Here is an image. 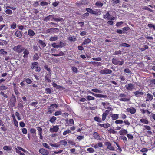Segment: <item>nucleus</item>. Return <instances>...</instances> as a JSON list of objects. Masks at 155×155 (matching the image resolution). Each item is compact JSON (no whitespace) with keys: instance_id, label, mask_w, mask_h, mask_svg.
Listing matches in <instances>:
<instances>
[{"instance_id":"62","label":"nucleus","mask_w":155,"mask_h":155,"mask_svg":"<svg viewBox=\"0 0 155 155\" xmlns=\"http://www.w3.org/2000/svg\"><path fill=\"white\" fill-rule=\"evenodd\" d=\"M17 107L19 109H23L24 106L21 103H19L18 104Z\"/></svg>"},{"instance_id":"57","label":"nucleus","mask_w":155,"mask_h":155,"mask_svg":"<svg viewBox=\"0 0 155 155\" xmlns=\"http://www.w3.org/2000/svg\"><path fill=\"white\" fill-rule=\"evenodd\" d=\"M35 71L36 72H38V73L40 72L41 70V68L40 67H38V66H37L35 68Z\"/></svg>"},{"instance_id":"30","label":"nucleus","mask_w":155,"mask_h":155,"mask_svg":"<svg viewBox=\"0 0 155 155\" xmlns=\"http://www.w3.org/2000/svg\"><path fill=\"white\" fill-rule=\"evenodd\" d=\"M56 120V118L54 116L51 117L50 119L49 120V121L51 123H54L55 120Z\"/></svg>"},{"instance_id":"28","label":"nucleus","mask_w":155,"mask_h":155,"mask_svg":"<svg viewBox=\"0 0 155 155\" xmlns=\"http://www.w3.org/2000/svg\"><path fill=\"white\" fill-rule=\"evenodd\" d=\"M68 39L71 42L72 41L74 42L76 40V38L74 36H73V37L70 36L68 38Z\"/></svg>"},{"instance_id":"45","label":"nucleus","mask_w":155,"mask_h":155,"mask_svg":"<svg viewBox=\"0 0 155 155\" xmlns=\"http://www.w3.org/2000/svg\"><path fill=\"white\" fill-rule=\"evenodd\" d=\"M149 48L148 46L147 45H145L143 46L142 48H140V50L142 51H145L146 49H147Z\"/></svg>"},{"instance_id":"10","label":"nucleus","mask_w":155,"mask_h":155,"mask_svg":"<svg viewBox=\"0 0 155 155\" xmlns=\"http://www.w3.org/2000/svg\"><path fill=\"white\" fill-rule=\"evenodd\" d=\"M109 111L108 110H106L104 112L102 115V120L103 121L105 120L106 116L109 114Z\"/></svg>"},{"instance_id":"50","label":"nucleus","mask_w":155,"mask_h":155,"mask_svg":"<svg viewBox=\"0 0 155 155\" xmlns=\"http://www.w3.org/2000/svg\"><path fill=\"white\" fill-rule=\"evenodd\" d=\"M86 98L88 100H92L95 99V98L94 97L89 95L87 96L86 97Z\"/></svg>"},{"instance_id":"48","label":"nucleus","mask_w":155,"mask_h":155,"mask_svg":"<svg viewBox=\"0 0 155 155\" xmlns=\"http://www.w3.org/2000/svg\"><path fill=\"white\" fill-rule=\"evenodd\" d=\"M89 14L88 12H86L83 14L82 16L83 18H85L89 16Z\"/></svg>"},{"instance_id":"61","label":"nucleus","mask_w":155,"mask_h":155,"mask_svg":"<svg viewBox=\"0 0 155 155\" xmlns=\"http://www.w3.org/2000/svg\"><path fill=\"white\" fill-rule=\"evenodd\" d=\"M93 10L92 9L90 8H87L85 9V10L88 12V13L92 14V12Z\"/></svg>"},{"instance_id":"15","label":"nucleus","mask_w":155,"mask_h":155,"mask_svg":"<svg viewBox=\"0 0 155 155\" xmlns=\"http://www.w3.org/2000/svg\"><path fill=\"white\" fill-rule=\"evenodd\" d=\"M153 99V96L150 94L148 93L147 95V98L146 101H150Z\"/></svg>"},{"instance_id":"13","label":"nucleus","mask_w":155,"mask_h":155,"mask_svg":"<svg viewBox=\"0 0 155 155\" xmlns=\"http://www.w3.org/2000/svg\"><path fill=\"white\" fill-rule=\"evenodd\" d=\"M134 95L137 97H140L142 95L144 94V93L142 92H140L139 91H136L134 93Z\"/></svg>"},{"instance_id":"52","label":"nucleus","mask_w":155,"mask_h":155,"mask_svg":"<svg viewBox=\"0 0 155 155\" xmlns=\"http://www.w3.org/2000/svg\"><path fill=\"white\" fill-rule=\"evenodd\" d=\"M71 69L72 71L75 73H77L78 72V70L77 68L73 66L71 68Z\"/></svg>"},{"instance_id":"55","label":"nucleus","mask_w":155,"mask_h":155,"mask_svg":"<svg viewBox=\"0 0 155 155\" xmlns=\"http://www.w3.org/2000/svg\"><path fill=\"white\" fill-rule=\"evenodd\" d=\"M143 9L144 10H147L151 12H153V10L151 9L146 6H144L143 8Z\"/></svg>"},{"instance_id":"59","label":"nucleus","mask_w":155,"mask_h":155,"mask_svg":"<svg viewBox=\"0 0 155 155\" xmlns=\"http://www.w3.org/2000/svg\"><path fill=\"white\" fill-rule=\"evenodd\" d=\"M25 81L27 84H31L32 82V80L29 78H27L25 80Z\"/></svg>"},{"instance_id":"11","label":"nucleus","mask_w":155,"mask_h":155,"mask_svg":"<svg viewBox=\"0 0 155 155\" xmlns=\"http://www.w3.org/2000/svg\"><path fill=\"white\" fill-rule=\"evenodd\" d=\"M51 76L50 74H47L45 75V81L49 83H50L51 82Z\"/></svg>"},{"instance_id":"47","label":"nucleus","mask_w":155,"mask_h":155,"mask_svg":"<svg viewBox=\"0 0 155 155\" xmlns=\"http://www.w3.org/2000/svg\"><path fill=\"white\" fill-rule=\"evenodd\" d=\"M21 130L22 133L25 134H26L27 133V129L25 128H23L21 129Z\"/></svg>"},{"instance_id":"34","label":"nucleus","mask_w":155,"mask_h":155,"mask_svg":"<svg viewBox=\"0 0 155 155\" xmlns=\"http://www.w3.org/2000/svg\"><path fill=\"white\" fill-rule=\"evenodd\" d=\"M36 128L37 130L38 131V134H42V129L41 127H37Z\"/></svg>"},{"instance_id":"29","label":"nucleus","mask_w":155,"mask_h":155,"mask_svg":"<svg viewBox=\"0 0 155 155\" xmlns=\"http://www.w3.org/2000/svg\"><path fill=\"white\" fill-rule=\"evenodd\" d=\"M3 149L4 150L6 151H10L12 150L11 147L8 146H4Z\"/></svg>"},{"instance_id":"1","label":"nucleus","mask_w":155,"mask_h":155,"mask_svg":"<svg viewBox=\"0 0 155 155\" xmlns=\"http://www.w3.org/2000/svg\"><path fill=\"white\" fill-rule=\"evenodd\" d=\"M14 49L18 53H20L25 50V48L21 45H18L16 46H15Z\"/></svg>"},{"instance_id":"5","label":"nucleus","mask_w":155,"mask_h":155,"mask_svg":"<svg viewBox=\"0 0 155 155\" xmlns=\"http://www.w3.org/2000/svg\"><path fill=\"white\" fill-rule=\"evenodd\" d=\"M125 87L127 90L130 91H132L135 88V86L131 83L126 85Z\"/></svg>"},{"instance_id":"36","label":"nucleus","mask_w":155,"mask_h":155,"mask_svg":"<svg viewBox=\"0 0 155 155\" xmlns=\"http://www.w3.org/2000/svg\"><path fill=\"white\" fill-rule=\"evenodd\" d=\"M103 3L100 1H98L95 3V5L98 7H101L103 5Z\"/></svg>"},{"instance_id":"46","label":"nucleus","mask_w":155,"mask_h":155,"mask_svg":"<svg viewBox=\"0 0 155 155\" xmlns=\"http://www.w3.org/2000/svg\"><path fill=\"white\" fill-rule=\"evenodd\" d=\"M7 88V87L4 85H2L0 87V91H3L4 90H6Z\"/></svg>"},{"instance_id":"39","label":"nucleus","mask_w":155,"mask_h":155,"mask_svg":"<svg viewBox=\"0 0 155 155\" xmlns=\"http://www.w3.org/2000/svg\"><path fill=\"white\" fill-rule=\"evenodd\" d=\"M91 91L93 92H95L96 93H101L102 92V91L99 90L97 88L93 89H92Z\"/></svg>"},{"instance_id":"49","label":"nucleus","mask_w":155,"mask_h":155,"mask_svg":"<svg viewBox=\"0 0 155 155\" xmlns=\"http://www.w3.org/2000/svg\"><path fill=\"white\" fill-rule=\"evenodd\" d=\"M16 24L15 22H13L11 25V28L13 29H15L16 28Z\"/></svg>"},{"instance_id":"63","label":"nucleus","mask_w":155,"mask_h":155,"mask_svg":"<svg viewBox=\"0 0 155 155\" xmlns=\"http://www.w3.org/2000/svg\"><path fill=\"white\" fill-rule=\"evenodd\" d=\"M39 57L37 53H36L33 56V59L34 60H37L39 59Z\"/></svg>"},{"instance_id":"21","label":"nucleus","mask_w":155,"mask_h":155,"mask_svg":"<svg viewBox=\"0 0 155 155\" xmlns=\"http://www.w3.org/2000/svg\"><path fill=\"white\" fill-rule=\"evenodd\" d=\"M91 40L89 38H87L84 40L82 44V45H87L91 42Z\"/></svg>"},{"instance_id":"7","label":"nucleus","mask_w":155,"mask_h":155,"mask_svg":"<svg viewBox=\"0 0 155 155\" xmlns=\"http://www.w3.org/2000/svg\"><path fill=\"white\" fill-rule=\"evenodd\" d=\"M105 145L107 146V149L112 151L114 150V148L112 146L110 142H106Z\"/></svg>"},{"instance_id":"31","label":"nucleus","mask_w":155,"mask_h":155,"mask_svg":"<svg viewBox=\"0 0 155 155\" xmlns=\"http://www.w3.org/2000/svg\"><path fill=\"white\" fill-rule=\"evenodd\" d=\"M94 137L95 139H97L100 137V136L98 133L94 132L93 134Z\"/></svg>"},{"instance_id":"14","label":"nucleus","mask_w":155,"mask_h":155,"mask_svg":"<svg viewBox=\"0 0 155 155\" xmlns=\"http://www.w3.org/2000/svg\"><path fill=\"white\" fill-rule=\"evenodd\" d=\"M112 120H115L119 118V114H110Z\"/></svg>"},{"instance_id":"38","label":"nucleus","mask_w":155,"mask_h":155,"mask_svg":"<svg viewBox=\"0 0 155 155\" xmlns=\"http://www.w3.org/2000/svg\"><path fill=\"white\" fill-rule=\"evenodd\" d=\"M107 96L105 95H102L101 94H97V97L106 98L107 97Z\"/></svg>"},{"instance_id":"23","label":"nucleus","mask_w":155,"mask_h":155,"mask_svg":"<svg viewBox=\"0 0 155 155\" xmlns=\"http://www.w3.org/2000/svg\"><path fill=\"white\" fill-rule=\"evenodd\" d=\"M45 93L46 94H50L52 92V89L49 88H46L45 89Z\"/></svg>"},{"instance_id":"60","label":"nucleus","mask_w":155,"mask_h":155,"mask_svg":"<svg viewBox=\"0 0 155 155\" xmlns=\"http://www.w3.org/2000/svg\"><path fill=\"white\" fill-rule=\"evenodd\" d=\"M51 46L54 48H59V45H57L56 43H54L52 44Z\"/></svg>"},{"instance_id":"51","label":"nucleus","mask_w":155,"mask_h":155,"mask_svg":"<svg viewBox=\"0 0 155 155\" xmlns=\"http://www.w3.org/2000/svg\"><path fill=\"white\" fill-rule=\"evenodd\" d=\"M120 100L121 101H124L125 102L127 101L130 100V98H120Z\"/></svg>"},{"instance_id":"16","label":"nucleus","mask_w":155,"mask_h":155,"mask_svg":"<svg viewBox=\"0 0 155 155\" xmlns=\"http://www.w3.org/2000/svg\"><path fill=\"white\" fill-rule=\"evenodd\" d=\"M15 35L17 37L21 38L22 37V32L19 30H17L15 33Z\"/></svg>"},{"instance_id":"53","label":"nucleus","mask_w":155,"mask_h":155,"mask_svg":"<svg viewBox=\"0 0 155 155\" xmlns=\"http://www.w3.org/2000/svg\"><path fill=\"white\" fill-rule=\"evenodd\" d=\"M124 121L120 120H117L115 121V123L116 124H122L123 123Z\"/></svg>"},{"instance_id":"22","label":"nucleus","mask_w":155,"mask_h":155,"mask_svg":"<svg viewBox=\"0 0 155 155\" xmlns=\"http://www.w3.org/2000/svg\"><path fill=\"white\" fill-rule=\"evenodd\" d=\"M54 56H64L65 55L64 53L62 51H60L59 53L58 54H52Z\"/></svg>"},{"instance_id":"26","label":"nucleus","mask_w":155,"mask_h":155,"mask_svg":"<svg viewBox=\"0 0 155 155\" xmlns=\"http://www.w3.org/2000/svg\"><path fill=\"white\" fill-rule=\"evenodd\" d=\"M58 39V37L56 36H51L49 39V41H56Z\"/></svg>"},{"instance_id":"32","label":"nucleus","mask_w":155,"mask_h":155,"mask_svg":"<svg viewBox=\"0 0 155 155\" xmlns=\"http://www.w3.org/2000/svg\"><path fill=\"white\" fill-rule=\"evenodd\" d=\"M38 43L40 44L42 47H44L46 46V44L42 40H39L38 41Z\"/></svg>"},{"instance_id":"19","label":"nucleus","mask_w":155,"mask_h":155,"mask_svg":"<svg viewBox=\"0 0 155 155\" xmlns=\"http://www.w3.org/2000/svg\"><path fill=\"white\" fill-rule=\"evenodd\" d=\"M127 130L124 129H122L121 130H120L119 132V134L120 135H123L125 134H127Z\"/></svg>"},{"instance_id":"4","label":"nucleus","mask_w":155,"mask_h":155,"mask_svg":"<svg viewBox=\"0 0 155 155\" xmlns=\"http://www.w3.org/2000/svg\"><path fill=\"white\" fill-rule=\"evenodd\" d=\"M99 72L102 74H111L112 72V71L111 70L106 69L100 70Z\"/></svg>"},{"instance_id":"24","label":"nucleus","mask_w":155,"mask_h":155,"mask_svg":"<svg viewBox=\"0 0 155 155\" xmlns=\"http://www.w3.org/2000/svg\"><path fill=\"white\" fill-rule=\"evenodd\" d=\"M53 17H54V15H49L48 16H47L44 19V21L47 22L51 18H53Z\"/></svg>"},{"instance_id":"12","label":"nucleus","mask_w":155,"mask_h":155,"mask_svg":"<svg viewBox=\"0 0 155 155\" xmlns=\"http://www.w3.org/2000/svg\"><path fill=\"white\" fill-rule=\"evenodd\" d=\"M98 125L101 127H103L105 128H107L110 127V124L108 123L106 124L98 123Z\"/></svg>"},{"instance_id":"20","label":"nucleus","mask_w":155,"mask_h":155,"mask_svg":"<svg viewBox=\"0 0 155 155\" xmlns=\"http://www.w3.org/2000/svg\"><path fill=\"white\" fill-rule=\"evenodd\" d=\"M101 10L100 9H96L95 11L93 10L92 14L95 15L96 16H97L99 13L100 14Z\"/></svg>"},{"instance_id":"25","label":"nucleus","mask_w":155,"mask_h":155,"mask_svg":"<svg viewBox=\"0 0 155 155\" xmlns=\"http://www.w3.org/2000/svg\"><path fill=\"white\" fill-rule=\"evenodd\" d=\"M24 50L23 52V54H24L23 57L26 58L28 57V55L29 54V52L27 49H26Z\"/></svg>"},{"instance_id":"43","label":"nucleus","mask_w":155,"mask_h":155,"mask_svg":"<svg viewBox=\"0 0 155 155\" xmlns=\"http://www.w3.org/2000/svg\"><path fill=\"white\" fill-rule=\"evenodd\" d=\"M94 65H97V66L101 65V63L100 62H95V61H92L91 62Z\"/></svg>"},{"instance_id":"37","label":"nucleus","mask_w":155,"mask_h":155,"mask_svg":"<svg viewBox=\"0 0 155 155\" xmlns=\"http://www.w3.org/2000/svg\"><path fill=\"white\" fill-rule=\"evenodd\" d=\"M140 120L141 122L144 124H148L149 123L148 121L146 119H140Z\"/></svg>"},{"instance_id":"54","label":"nucleus","mask_w":155,"mask_h":155,"mask_svg":"<svg viewBox=\"0 0 155 155\" xmlns=\"http://www.w3.org/2000/svg\"><path fill=\"white\" fill-rule=\"evenodd\" d=\"M87 151L89 153H93L95 151L94 149L92 148H89L87 149Z\"/></svg>"},{"instance_id":"58","label":"nucleus","mask_w":155,"mask_h":155,"mask_svg":"<svg viewBox=\"0 0 155 155\" xmlns=\"http://www.w3.org/2000/svg\"><path fill=\"white\" fill-rule=\"evenodd\" d=\"M117 32L119 34H121L122 33L124 34L126 32L125 31H123V30L121 29H117Z\"/></svg>"},{"instance_id":"64","label":"nucleus","mask_w":155,"mask_h":155,"mask_svg":"<svg viewBox=\"0 0 155 155\" xmlns=\"http://www.w3.org/2000/svg\"><path fill=\"white\" fill-rule=\"evenodd\" d=\"M150 118H153L155 120V114L151 113V114L149 116Z\"/></svg>"},{"instance_id":"40","label":"nucleus","mask_w":155,"mask_h":155,"mask_svg":"<svg viewBox=\"0 0 155 155\" xmlns=\"http://www.w3.org/2000/svg\"><path fill=\"white\" fill-rule=\"evenodd\" d=\"M108 131L110 133H112L114 134H115L117 133L116 131H115L114 129L111 128Z\"/></svg>"},{"instance_id":"27","label":"nucleus","mask_w":155,"mask_h":155,"mask_svg":"<svg viewBox=\"0 0 155 155\" xmlns=\"http://www.w3.org/2000/svg\"><path fill=\"white\" fill-rule=\"evenodd\" d=\"M28 35L30 36H33L35 35L34 32L31 29H30L28 30Z\"/></svg>"},{"instance_id":"3","label":"nucleus","mask_w":155,"mask_h":155,"mask_svg":"<svg viewBox=\"0 0 155 155\" xmlns=\"http://www.w3.org/2000/svg\"><path fill=\"white\" fill-rule=\"evenodd\" d=\"M112 63L114 65H118L120 66L122 65L124 63L123 61H120L117 59L113 58L112 60Z\"/></svg>"},{"instance_id":"56","label":"nucleus","mask_w":155,"mask_h":155,"mask_svg":"<svg viewBox=\"0 0 155 155\" xmlns=\"http://www.w3.org/2000/svg\"><path fill=\"white\" fill-rule=\"evenodd\" d=\"M15 116L17 117V119L18 120H21V118L20 117V114L17 111L15 112Z\"/></svg>"},{"instance_id":"9","label":"nucleus","mask_w":155,"mask_h":155,"mask_svg":"<svg viewBox=\"0 0 155 155\" xmlns=\"http://www.w3.org/2000/svg\"><path fill=\"white\" fill-rule=\"evenodd\" d=\"M127 111L130 112L131 114H134L136 111V109L134 107L128 108L127 109Z\"/></svg>"},{"instance_id":"8","label":"nucleus","mask_w":155,"mask_h":155,"mask_svg":"<svg viewBox=\"0 0 155 155\" xmlns=\"http://www.w3.org/2000/svg\"><path fill=\"white\" fill-rule=\"evenodd\" d=\"M59 129L58 126V125L54 126L52 128H50L49 130L51 133L56 132Z\"/></svg>"},{"instance_id":"42","label":"nucleus","mask_w":155,"mask_h":155,"mask_svg":"<svg viewBox=\"0 0 155 155\" xmlns=\"http://www.w3.org/2000/svg\"><path fill=\"white\" fill-rule=\"evenodd\" d=\"M6 14L8 15H11L12 14V11L10 9H7L5 11Z\"/></svg>"},{"instance_id":"41","label":"nucleus","mask_w":155,"mask_h":155,"mask_svg":"<svg viewBox=\"0 0 155 155\" xmlns=\"http://www.w3.org/2000/svg\"><path fill=\"white\" fill-rule=\"evenodd\" d=\"M120 46L122 47H129L130 46V45L128 44L125 43H122L121 44H120Z\"/></svg>"},{"instance_id":"35","label":"nucleus","mask_w":155,"mask_h":155,"mask_svg":"<svg viewBox=\"0 0 155 155\" xmlns=\"http://www.w3.org/2000/svg\"><path fill=\"white\" fill-rule=\"evenodd\" d=\"M59 143L60 144L62 145L65 146L67 144V142L66 141L64 140H60Z\"/></svg>"},{"instance_id":"33","label":"nucleus","mask_w":155,"mask_h":155,"mask_svg":"<svg viewBox=\"0 0 155 155\" xmlns=\"http://www.w3.org/2000/svg\"><path fill=\"white\" fill-rule=\"evenodd\" d=\"M7 54V52L5 51L3 49H1L0 50V55H6Z\"/></svg>"},{"instance_id":"44","label":"nucleus","mask_w":155,"mask_h":155,"mask_svg":"<svg viewBox=\"0 0 155 155\" xmlns=\"http://www.w3.org/2000/svg\"><path fill=\"white\" fill-rule=\"evenodd\" d=\"M94 120L98 122H101V119L99 117L96 116L94 118Z\"/></svg>"},{"instance_id":"2","label":"nucleus","mask_w":155,"mask_h":155,"mask_svg":"<svg viewBox=\"0 0 155 155\" xmlns=\"http://www.w3.org/2000/svg\"><path fill=\"white\" fill-rule=\"evenodd\" d=\"M16 101V97L14 94H12L11 97V101L9 104L10 106L14 107Z\"/></svg>"},{"instance_id":"17","label":"nucleus","mask_w":155,"mask_h":155,"mask_svg":"<svg viewBox=\"0 0 155 155\" xmlns=\"http://www.w3.org/2000/svg\"><path fill=\"white\" fill-rule=\"evenodd\" d=\"M38 63L37 62H34L31 63V67L32 69H35L37 66H38Z\"/></svg>"},{"instance_id":"6","label":"nucleus","mask_w":155,"mask_h":155,"mask_svg":"<svg viewBox=\"0 0 155 155\" xmlns=\"http://www.w3.org/2000/svg\"><path fill=\"white\" fill-rule=\"evenodd\" d=\"M39 152L43 155H48L49 153V152L48 150L44 148H41L39 150Z\"/></svg>"},{"instance_id":"18","label":"nucleus","mask_w":155,"mask_h":155,"mask_svg":"<svg viewBox=\"0 0 155 155\" xmlns=\"http://www.w3.org/2000/svg\"><path fill=\"white\" fill-rule=\"evenodd\" d=\"M106 17L108 20H114L115 19L114 17H110V15L109 12H107L106 14Z\"/></svg>"}]
</instances>
